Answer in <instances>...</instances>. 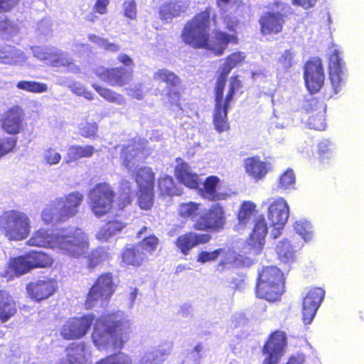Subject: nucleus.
Masks as SVG:
<instances>
[{"label":"nucleus","mask_w":364,"mask_h":364,"mask_svg":"<svg viewBox=\"0 0 364 364\" xmlns=\"http://www.w3.org/2000/svg\"><path fill=\"white\" fill-rule=\"evenodd\" d=\"M91 340L98 348L109 346L112 349H122L129 339L131 323L117 312L104 314L96 318L94 314L75 316L63 324L60 335L65 341H75L84 338L91 327Z\"/></svg>","instance_id":"obj_1"},{"label":"nucleus","mask_w":364,"mask_h":364,"mask_svg":"<svg viewBox=\"0 0 364 364\" xmlns=\"http://www.w3.org/2000/svg\"><path fill=\"white\" fill-rule=\"evenodd\" d=\"M212 8L207 6L196 14L185 24L181 37L184 43L194 49H205L214 56H222L229 45L239 43L237 33H228L219 29L210 36Z\"/></svg>","instance_id":"obj_2"},{"label":"nucleus","mask_w":364,"mask_h":364,"mask_svg":"<svg viewBox=\"0 0 364 364\" xmlns=\"http://www.w3.org/2000/svg\"><path fill=\"white\" fill-rule=\"evenodd\" d=\"M29 246L54 247H58L66 255L77 257L85 254L89 247L88 238L80 228H76L72 233L65 235L54 236L43 228H40L33 233L28 240Z\"/></svg>","instance_id":"obj_3"},{"label":"nucleus","mask_w":364,"mask_h":364,"mask_svg":"<svg viewBox=\"0 0 364 364\" xmlns=\"http://www.w3.org/2000/svg\"><path fill=\"white\" fill-rule=\"evenodd\" d=\"M284 277L275 266H264L258 271L255 284V295L269 302L280 300L284 291Z\"/></svg>","instance_id":"obj_4"},{"label":"nucleus","mask_w":364,"mask_h":364,"mask_svg":"<svg viewBox=\"0 0 364 364\" xmlns=\"http://www.w3.org/2000/svg\"><path fill=\"white\" fill-rule=\"evenodd\" d=\"M29 216L18 210H8L0 215V232L9 241H21L31 233Z\"/></svg>","instance_id":"obj_5"},{"label":"nucleus","mask_w":364,"mask_h":364,"mask_svg":"<svg viewBox=\"0 0 364 364\" xmlns=\"http://www.w3.org/2000/svg\"><path fill=\"white\" fill-rule=\"evenodd\" d=\"M117 284L112 272H107L99 274L87 293L84 306L86 309H91L97 303L107 304L114 292Z\"/></svg>","instance_id":"obj_6"},{"label":"nucleus","mask_w":364,"mask_h":364,"mask_svg":"<svg viewBox=\"0 0 364 364\" xmlns=\"http://www.w3.org/2000/svg\"><path fill=\"white\" fill-rule=\"evenodd\" d=\"M116 193L107 182L95 184L89 193L90 208L97 217H102L111 213L115 199Z\"/></svg>","instance_id":"obj_7"},{"label":"nucleus","mask_w":364,"mask_h":364,"mask_svg":"<svg viewBox=\"0 0 364 364\" xmlns=\"http://www.w3.org/2000/svg\"><path fill=\"white\" fill-rule=\"evenodd\" d=\"M153 78L156 82L166 85V96L170 105L181 109L182 80L181 77L168 69L161 68L154 73Z\"/></svg>","instance_id":"obj_8"},{"label":"nucleus","mask_w":364,"mask_h":364,"mask_svg":"<svg viewBox=\"0 0 364 364\" xmlns=\"http://www.w3.org/2000/svg\"><path fill=\"white\" fill-rule=\"evenodd\" d=\"M225 223L226 217L223 206L214 203L199 215L193 224V228L198 231L220 232L223 230Z\"/></svg>","instance_id":"obj_9"},{"label":"nucleus","mask_w":364,"mask_h":364,"mask_svg":"<svg viewBox=\"0 0 364 364\" xmlns=\"http://www.w3.org/2000/svg\"><path fill=\"white\" fill-rule=\"evenodd\" d=\"M58 289L56 279L43 276L28 282L26 286L28 297L33 301L40 303L54 295Z\"/></svg>","instance_id":"obj_10"},{"label":"nucleus","mask_w":364,"mask_h":364,"mask_svg":"<svg viewBox=\"0 0 364 364\" xmlns=\"http://www.w3.org/2000/svg\"><path fill=\"white\" fill-rule=\"evenodd\" d=\"M305 85L310 93L318 92L324 85L325 74L322 60L314 57L308 60L304 67Z\"/></svg>","instance_id":"obj_11"},{"label":"nucleus","mask_w":364,"mask_h":364,"mask_svg":"<svg viewBox=\"0 0 364 364\" xmlns=\"http://www.w3.org/2000/svg\"><path fill=\"white\" fill-rule=\"evenodd\" d=\"M84 200L82 193L71 192L55 200L57 208V223H63L76 215Z\"/></svg>","instance_id":"obj_12"},{"label":"nucleus","mask_w":364,"mask_h":364,"mask_svg":"<svg viewBox=\"0 0 364 364\" xmlns=\"http://www.w3.org/2000/svg\"><path fill=\"white\" fill-rule=\"evenodd\" d=\"M134 70L122 66L97 68L95 75L105 83L112 87H124L132 80Z\"/></svg>","instance_id":"obj_13"},{"label":"nucleus","mask_w":364,"mask_h":364,"mask_svg":"<svg viewBox=\"0 0 364 364\" xmlns=\"http://www.w3.org/2000/svg\"><path fill=\"white\" fill-rule=\"evenodd\" d=\"M146 144V140L132 139L129 144L123 146L120 152L122 166L131 168L135 161L146 160L149 156Z\"/></svg>","instance_id":"obj_14"},{"label":"nucleus","mask_w":364,"mask_h":364,"mask_svg":"<svg viewBox=\"0 0 364 364\" xmlns=\"http://www.w3.org/2000/svg\"><path fill=\"white\" fill-rule=\"evenodd\" d=\"M286 346L285 332L275 331L272 333L262 348V353L267 355L262 364H278Z\"/></svg>","instance_id":"obj_15"},{"label":"nucleus","mask_w":364,"mask_h":364,"mask_svg":"<svg viewBox=\"0 0 364 364\" xmlns=\"http://www.w3.org/2000/svg\"><path fill=\"white\" fill-rule=\"evenodd\" d=\"M289 215L287 203L282 198L274 200L268 208L267 216L270 225L273 227L272 235L274 238L281 235V230L286 224Z\"/></svg>","instance_id":"obj_16"},{"label":"nucleus","mask_w":364,"mask_h":364,"mask_svg":"<svg viewBox=\"0 0 364 364\" xmlns=\"http://www.w3.org/2000/svg\"><path fill=\"white\" fill-rule=\"evenodd\" d=\"M342 68L343 61L340 51L338 49H333L328 57V77L333 90L332 92L328 95V98L338 94L345 84Z\"/></svg>","instance_id":"obj_17"},{"label":"nucleus","mask_w":364,"mask_h":364,"mask_svg":"<svg viewBox=\"0 0 364 364\" xmlns=\"http://www.w3.org/2000/svg\"><path fill=\"white\" fill-rule=\"evenodd\" d=\"M25 112L18 105L8 109L1 120V129L7 134L16 135L19 134L24 127Z\"/></svg>","instance_id":"obj_18"},{"label":"nucleus","mask_w":364,"mask_h":364,"mask_svg":"<svg viewBox=\"0 0 364 364\" xmlns=\"http://www.w3.org/2000/svg\"><path fill=\"white\" fill-rule=\"evenodd\" d=\"M326 105L323 100L313 97L307 100L306 111L310 114L307 124L311 129L323 131L326 127L325 114Z\"/></svg>","instance_id":"obj_19"},{"label":"nucleus","mask_w":364,"mask_h":364,"mask_svg":"<svg viewBox=\"0 0 364 364\" xmlns=\"http://www.w3.org/2000/svg\"><path fill=\"white\" fill-rule=\"evenodd\" d=\"M325 291L319 287L311 288L303 299L302 320L305 324H310L320 306Z\"/></svg>","instance_id":"obj_20"},{"label":"nucleus","mask_w":364,"mask_h":364,"mask_svg":"<svg viewBox=\"0 0 364 364\" xmlns=\"http://www.w3.org/2000/svg\"><path fill=\"white\" fill-rule=\"evenodd\" d=\"M268 227L264 215H260L255 220L253 229L246 240L245 244L248 250L255 255L259 254L264 247Z\"/></svg>","instance_id":"obj_21"},{"label":"nucleus","mask_w":364,"mask_h":364,"mask_svg":"<svg viewBox=\"0 0 364 364\" xmlns=\"http://www.w3.org/2000/svg\"><path fill=\"white\" fill-rule=\"evenodd\" d=\"M211 239L212 236L209 233L188 231L176 238L175 245L182 255L186 256L190 254L192 249L208 243Z\"/></svg>","instance_id":"obj_22"},{"label":"nucleus","mask_w":364,"mask_h":364,"mask_svg":"<svg viewBox=\"0 0 364 364\" xmlns=\"http://www.w3.org/2000/svg\"><path fill=\"white\" fill-rule=\"evenodd\" d=\"M259 23L262 35H277L283 30L285 15L279 11H267L259 18Z\"/></svg>","instance_id":"obj_23"},{"label":"nucleus","mask_w":364,"mask_h":364,"mask_svg":"<svg viewBox=\"0 0 364 364\" xmlns=\"http://www.w3.org/2000/svg\"><path fill=\"white\" fill-rule=\"evenodd\" d=\"M174 176L178 181L190 189H198L200 178L196 173L191 170V166L181 158L176 159Z\"/></svg>","instance_id":"obj_24"},{"label":"nucleus","mask_w":364,"mask_h":364,"mask_svg":"<svg viewBox=\"0 0 364 364\" xmlns=\"http://www.w3.org/2000/svg\"><path fill=\"white\" fill-rule=\"evenodd\" d=\"M188 9V4L184 0H169L159 6V18L162 21L171 20L185 14Z\"/></svg>","instance_id":"obj_25"},{"label":"nucleus","mask_w":364,"mask_h":364,"mask_svg":"<svg viewBox=\"0 0 364 364\" xmlns=\"http://www.w3.org/2000/svg\"><path fill=\"white\" fill-rule=\"evenodd\" d=\"M244 168L247 175L255 181L262 180L269 171V164L254 156L244 160Z\"/></svg>","instance_id":"obj_26"},{"label":"nucleus","mask_w":364,"mask_h":364,"mask_svg":"<svg viewBox=\"0 0 364 364\" xmlns=\"http://www.w3.org/2000/svg\"><path fill=\"white\" fill-rule=\"evenodd\" d=\"M148 261L139 247L135 245H126L121 252V262L124 266L140 267Z\"/></svg>","instance_id":"obj_27"},{"label":"nucleus","mask_w":364,"mask_h":364,"mask_svg":"<svg viewBox=\"0 0 364 364\" xmlns=\"http://www.w3.org/2000/svg\"><path fill=\"white\" fill-rule=\"evenodd\" d=\"M132 177L137 189H154L156 178L152 168L141 166L136 168Z\"/></svg>","instance_id":"obj_28"},{"label":"nucleus","mask_w":364,"mask_h":364,"mask_svg":"<svg viewBox=\"0 0 364 364\" xmlns=\"http://www.w3.org/2000/svg\"><path fill=\"white\" fill-rule=\"evenodd\" d=\"M220 179L217 176H209L205 178L201 188H198L200 195L210 201H216L223 199L222 194L218 191Z\"/></svg>","instance_id":"obj_29"},{"label":"nucleus","mask_w":364,"mask_h":364,"mask_svg":"<svg viewBox=\"0 0 364 364\" xmlns=\"http://www.w3.org/2000/svg\"><path fill=\"white\" fill-rule=\"evenodd\" d=\"M230 107V105L225 102L215 103L213 122L215 130L218 133L227 132L230 129L228 119V112Z\"/></svg>","instance_id":"obj_30"},{"label":"nucleus","mask_w":364,"mask_h":364,"mask_svg":"<svg viewBox=\"0 0 364 364\" xmlns=\"http://www.w3.org/2000/svg\"><path fill=\"white\" fill-rule=\"evenodd\" d=\"M67 364H87L88 353L85 343H71L65 349Z\"/></svg>","instance_id":"obj_31"},{"label":"nucleus","mask_w":364,"mask_h":364,"mask_svg":"<svg viewBox=\"0 0 364 364\" xmlns=\"http://www.w3.org/2000/svg\"><path fill=\"white\" fill-rule=\"evenodd\" d=\"M172 346L164 344L148 351L141 358L139 364H161L171 354Z\"/></svg>","instance_id":"obj_32"},{"label":"nucleus","mask_w":364,"mask_h":364,"mask_svg":"<svg viewBox=\"0 0 364 364\" xmlns=\"http://www.w3.org/2000/svg\"><path fill=\"white\" fill-rule=\"evenodd\" d=\"M16 313V304L12 296L6 290H0V321L6 322Z\"/></svg>","instance_id":"obj_33"},{"label":"nucleus","mask_w":364,"mask_h":364,"mask_svg":"<svg viewBox=\"0 0 364 364\" xmlns=\"http://www.w3.org/2000/svg\"><path fill=\"white\" fill-rule=\"evenodd\" d=\"M31 264L26 252L24 255L10 258L8 263V270L6 271L5 275L11 271L15 277L29 273L31 271Z\"/></svg>","instance_id":"obj_34"},{"label":"nucleus","mask_w":364,"mask_h":364,"mask_svg":"<svg viewBox=\"0 0 364 364\" xmlns=\"http://www.w3.org/2000/svg\"><path fill=\"white\" fill-rule=\"evenodd\" d=\"M96 152L97 149L90 144L85 146L72 145L68 148L65 161L69 164L75 162L82 158L90 159Z\"/></svg>","instance_id":"obj_35"},{"label":"nucleus","mask_w":364,"mask_h":364,"mask_svg":"<svg viewBox=\"0 0 364 364\" xmlns=\"http://www.w3.org/2000/svg\"><path fill=\"white\" fill-rule=\"evenodd\" d=\"M26 254L32 270L38 268H48L53 265L52 257L43 251L31 250Z\"/></svg>","instance_id":"obj_36"},{"label":"nucleus","mask_w":364,"mask_h":364,"mask_svg":"<svg viewBox=\"0 0 364 364\" xmlns=\"http://www.w3.org/2000/svg\"><path fill=\"white\" fill-rule=\"evenodd\" d=\"M201 204L193 201L181 203L178 208V215L185 220H193L200 214Z\"/></svg>","instance_id":"obj_37"},{"label":"nucleus","mask_w":364,"mask_h":364,"mask_svg":"<svg viewBox=\"0 0 364 364\" xmlns=\"http://www.w3.org/2000/svg\"><path fill=\"white\" fill-rule=\"evenodd\" d=\"M157 186L161 196H172L180 194L174 180L171 176L166 175L159 177Z\"/></svg>","instance_id":"obj_38"},{"label":"nucleus","mask_w":364,"mask_h":364,"mask_svg":"<svg viewBox=\"0 0 364 364\" xmlns=\"http://www.w3.org/2000/svg\"><path fill=\"white\" fill-rule=\"evenodd\" d=\"M121 191L117 200L118 210H123L132 202V192L131 190L130 182L127 180H123L120 183Z\"/></svg>","instance_id":"obj_39"},{"label":"nucleus","mask_w":364,"mask_h":364,"mask_svg":"<svg viewBox=\"0 0 364 364\" xmlns=\"http://www.w3.org/2000/svg\"><path fill=\"white\" fill-rule=\"evenodd\" d=\"M93 89L106 101L120 105L124 102V99L122 95L117 93L113 90L101 86L97 83L92 84Z\"/></svg>","instance_id":"obj_40"},{"label":"nucleus","mask_w":364,"mask_h":364,"mask_svg":"<svg viewBox=\"0 0 364 364\" xmlns=\"http://www.w3.org/2000/svg\"><path fill=\"white\" fill-rule=\"evenodd\" d=\"M136 203L141 210H150L154 203V189H138Z\"/></svg>","instance_id":"obj_41"},{"label":"nucleus","mask_w":364,"mask_h":364,"mask_svg":"<svg viewBox=\"0 0 364 364\" xmlns=\"http://www.w3.org/2000/svg\"><path fill=\"white\" fill-rule=\"evenodd\" d=\"M95 364H133V360L129 355L119 351L100 358Z\"/></svg>","instance_id":"obj_42"},{"label":"nucleus","mask_w":364,"mask_h":364,"mask_svg":"<svg viewBox=\"0 0 364 364\" xmlns=\"http://www.w3.org/2000/svg\"><path fill=\"white\" fill-rule=\"evenodd\" d=\"M136 245L144 253V256L148 257V255L156 251L159 245V239L154 235H150L144 237Z\"/></svg>","instance_id":"obj_43"},{"label":"nucleus","mask_w":364,"mask_h":364,"mask_svg":"<svg viewBox=\"0 0 364 364\" xmlns=\"http://www.w3.org/2000/svg\"><path fill=\"white\" fill-rule=\"evenodd\" d=\"M256 205L251 201H244L238 210L237 220L240 224L246 225L256 211Z\"/></svg>","instance_id":"obj_44"},{"label":"nucleus","mask_w":364,"mask_h":364,"mask_svg":"<svg viewBox=\"0 0 364 364\" xmlns=\"http://www.w3.org/2000/svg\"><path fill=\"white\" fill-rule=\"evenodd\" d=\"M229 73L222 69L214 87L215 103L225 102L224 89L225 87L227 77Z\"/></svg>","instance_id":"obj_45"},{"label":"nucleus","mask_w":364,"mask_h":364,"mask_svg":"<svg viewBox=\"0 0 364 364\" xmlns=\"http://www.w3.org/2000/svg\"><path fill=\"white\" fill-rule=\"evenodd\" d=\"M319 162L322 164H328L333 158V146L330 141L324 139L317 146Z\"/></svg>","instance_id":"obj_46"},{"label":"nucleus","mask_w":364,"mask_h":364,"mask_svg":"<svg viewBox=\"0 0 364 364\" xmlns=\"http://www.w3.org/2000/svg\"><path fill=\"white\" fill-rule=\"evenodd\" d=\"M278 257L284 262L294 260L295 251L287 240H282L276 247Z\"/></svg>","instance_id":"obj_47"},{"label":"nucleus","mask_w":364,"mask_h":364,"mask_svg":"<svg viewBox=\"0 0 364 364\" xmlns=\"http://www.w3.org/2000/svg\"><path fill=\"white\" fill-rule=\"evenodd\" d=\"M16 87L20 90L32 93H42L48 90L46 84L36 81L21 80L18 82Z\"/></svg>","instance_id":"obj_48"},{"label":"nucleus","mask_w":364,"mask_h":364,"mask_svg":"<svg viewBox=\"0 0 364 364\" xmlns=\"http://www.w3.org/2000/svg\"><path fill=\"white\" fill-rule=\"evenodd\" d=\"M296 183L294 172L291 168H287L283 172L278 179V188L287 190L294 188Z\"/></svg>","instance_id":"obj_49"},{"label":"nucleus","mask_w":364,"mask_h":364,"mask_svg":"<svg viewBox=\"0 0 364 364\" xmlns=\"http://www.w3.org/2000/svg\"><path fill=\"white\" fill-rule=\"evenodd\" d=\"M245 58V55L240 51L232 53L226 57L222 69L230 73L234 68L242 63Z\"/></svg>","instance_id":"obj_50"},{"label":"nucleus","mask_w":364,"mask_h":364,"mask_svg":"<svg viewBox=\"0 0 364 364\" xmlns=\"http://www.w3.org/2000/svg\"><path fill=\"white\" fill-rule=\"evenodd\" d=\"M87 268L90 270L94 269L97 266L102 264L105 259V252L100 250H92L86 257Z\"/></svg>","instance_id":"obj_51"},{"label":"nucleus","mask_w":364,"mask_h":364,"mask_svg":"<svg viewBox=\"0 0 364 364\" xmlns=\"http://www.w3.org/2000/svg\"><path fill=\"white\" fill-rule=\"evenodd\" d=\"M242 87V81L240 80L238 75H233L230 77L228 92L225 97V103L229 104L233 100L235 92Z\"/></svg>","instance_id":"obj_52"},{"label":"nucleus","mask_w":364,"mask_h":364,"mask_svg":"<svg viewBox=\"0 0 364 364\" xmlns=\"http://www.w3.org/2000/svg\"><path fill=\"white\" fill-rule=\"evenodd\" d=\"M89 39L96 43L100 48L112 53L119 50V46L114 43L109 42L107 39L100 38L95 34L89 36Z\"/></svg>","instance_id":"obj_53"},{"label":"nucleus","mask_w":364,"mask_h":364,"mask_svg":"<svg viewBox=\"0 0 364 364\" xmlns=\"http://www.w3.org/2000/svg\"><path fill=\"white\" fill-rule=\"evenodd\" d=\"M124 227V223L121 221L109 220L102 228L100 232L105 237H110L117 232L122 230Z\"/></svg>","instance_id":"obj_54"},{"label":"nucleus","mask_w":364,"mask_h":364,"mask_svg":"<svg viewBox=\"0 0 364 364\" xmlns=\"http://www.w3.org/2000/svg\"><path fill=\"white\" fill-rule=\"evenodd\" d=\"M17 144V137L6 136L0 140V159L13 151Z\"/></svg>","instance_id":"obj_55"},{"label":"nucleus","mask_w":364,"mask_h":364,"mask_svg":"<svg viewBox=\"0 0 364 364\" xmlns=\"http://www.w3.org/2000/svg\"><path fill=\"white\" fill-rule=\"evenodd\" d=\"M18 26L11 21L8 16H0V33L16 34Z\"/></svg>","instance_id":"obj_56"},{"label":"nucleus","mask_w":364,"mask_h":364,"mask_svg":"<svg viewBox=\"0 0 364 364\" xmlns=\"http://www.w3.org/2000/svg\"><path fill=\"white\" fill-rule=\"evenodd\" d=\"M223 251L224 250L222 248H219L211 252L200 251L197 255L196 261L201 264L215 261Z\"/></svg>","instance_id":"obj_57"},{"label":"nucleus","mask_w":364,"mask_h":364,"mask_svg":"<svg viewBox=\"0 0 364 364\" xmlns=\"http://www.w3.org/2000/svg\"><path fill=\"white\" fill-rule=\"evenodd\" d=\"M98 125L95 122H85L80 127V135L87 139H93L97 136Z\"/></svg>","instance_id":"obj_58"},{"label":"nucleus","mask_w":364,"mask_h":364,"mask_svg":"<svg viewBox=\"0 0 364 364\" xmlns=\"http://www.w3.org/2000/svg\"><path fill=\"white\" fill-rule=\"evenodd\" d=\"M295 231L300 235L304 240L311 239L312 231L311 225L306 221H296L294 225Z\"/></svg>","instance_id":"obj_59"},{"label":"nucleus","mask_w":364,"mask_h":364,"mask_svg":"<svg viewBox=\"0 0 364 364\" xmlns=\"http://www.w3.org/2000/svg\"><path fill=\"white\" fill-rule=\"evenodd\" d=\"M123 15L129 20H135L137 16L136 3L134 0H126L122 4Z\"/></svg>","instance_id":"obj_60"},{"label":"nucleus","mask_w":364,"mask_h":364,"mask_svg":"<svg viewBox=\"0 0 364 364\" xmlns=\"http://www.w3.org/2000/svg\"><path fill=\"white\" fill-rule=\"evenodd\" d=\"M41 218L46 224H50L54 220L56 221L57 208L55 201L50 206L43 209L41 213Z\"/></svg>","instance_id":"obj_61"},{"label":"nucleus","mask_w":364,"mask_h":364,"mask_svg":"<svg viewBox=\"0 0 364 364\" xmlns=\"http://www.w3.org/2000/svg\"><path fill=\"white\" fill-rule=\"evenodd\" d=\"M293 52L291 50H285L277 59V63L282 68L287 70L291 67L293 64Z\"/></svg>","instance_id":"obj_62"},{"label":"nucleus","mask_w":364,"mask_h":364,"mask_svg":"<svg viewBox=\"0 0 364 364\" xmlns=\"http://www.w3.org/2000/svg\"><path fill=\"white\" fill-rule=\"evenodd\" d=\"M216 5L219 9H223L226 7L234 8L235 11L238 10L244 6L242 0H215Z\"/></svg>","instance_id":"obj_63"},{"label":"nucleus","mask_w":364,"mask_h":364,"mask_svg":"<svg viewBox=\"0 0 364 364\" xmlns=\"http://www.w3.org/2000/svg\"><path fill=\"white\" fill-rule=\"evenodd\" d=\"M44 159L48 164L54 165L60 162L61 156L55 149L49 148L45 151Z\"/></svg>","instance_id":"obj_64"}]
</instances>
